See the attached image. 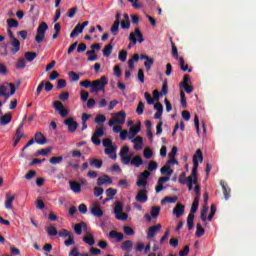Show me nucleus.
Segmentation results:
<instances>
[{"label": "nucleus", "instance_id": "obj_1", "mask_svg": "<svg viewBox=\"0 0 256 256\" xmlns=\"http://www.w3.org/2000/svg\"><path fill=\"white\" fill-rule=\"evenodd\" d=\"M109 83L107 77L102 76L100 79L92 81L91 93H99V91H105V86Z\"/></svg>", "mask_w": 256, "mask_h": 256}, {"label": "nucleus", "instance_id": "obj_2", "mask_svg": "<svg viewBox=\"0 0 256 256\" xmlns=\"http://www.w3.org/2000/svg\"><path fill=\"white\" fill-rule=\"evenodd\" d=\"M197 159H199L200 163H203V152L201 151V149L196 150L193 156V168L191 175L189 176L192 177V179H195V177H197V169H199V161H197Z\"/></svg>", "mask_w": 256, "mask_h": 256}, {"label": "nucleus", "instance_id": "obj_3", "mask_svg": "<svg viewBox=\"0 0 256 256\" xmlns=\"http://www.w3.org/2000/svg\"><path fill=\"white\" fill-rule=\"evenodd\" d=\"M125 119H127V113H125V111H120L116 113L112 119L109 120L108 125L110 127L115 125H124Z\"/></svg>", "mask_w": 256, "mask_h": 256}, {"label": "nucleus", "instance_id": "obj_4", "mask_svg": "<svg viewBox=\"0 0 256 256\" xmlns=\"http://www.w3.org/2000/svg\"><path fill=\"white\" fill-rule=\"evenodd\" d=\"M49 29V25H47V22H42L39 24L35 36L36 43H43L45 40V33H47V30Z\"/></svg>", "mask_w": 256, "mask_h": 256}, {"label": "nucleus", "instance_id": "obj_5", "mask_svg": "<svg viewBox=\"0 0 256 256\" xmlns=\"http://www.w3.org/2000/svg\"><path fill=\"white\" fill-rule=\"evenodd\" d=\"M59 237H68L67 240L64 241V245L66 247H71V245H75V236L73 235V232L67 230V229H61L58 232Z\"/></svg>", "mask_w": 256, "mask_h": 256}, {"label": "nucleus", "instance_id": "obj_6", "mask_svg": "<svg viewBox=\"0 0 256 256\" xmlns=\"http://www.w3.org/2000/svg\"><path fill=\"white\" fill-rule=\"evenodd\" d=\"M114 213L116 215V219H118L119 221L127 220L128 216L123 212V203L121 201H116Z\"/></svg>", "mask_w": 256, "mask_h": 256}, {"label": "nucleus", "instance_id": "obj_7", "mask_svg": "<svg viewBox=\"0 0 256 256\" xmlns=\"http://www.w3.org/2000/svg\"><path fill=\"white\" fill-rule=\"evenodd\" d=\"M129 41H131L132 45H137L138 43H143L145 39L143 38V33H141V30L139 28H135L134 32L130 33Z\"/></svg>", "mask_w": 256, "mask_h": 256}, {"label": "nucleus", "instance_id": "obj_8", "mask_svg": "<svg viewBox=\"0 0 256 256\" xmlns=\"http://www.w3.org/2000/svg\"><path fill=\"white\" fill-rule=\"evenodd\" d=\"M149 177H151V172L148 170L142 172L136 182L137 187H147V179H149Z\"/></svg>", "mask_w": 256, "mask_h": 256}, {"label": "nucleus", "instance_id": "obj_9", "mask_svg": "<svg viewBox=\"0 0 256 256\" xmlns=\"http://www.w3.org/2000/svg\"><path fill=\"white\" fill-rule=\"evenodd\" d=\"M54 109L55 111H58L59 115L63 118L69 115V110H67V108L63 106V103L61 101H54Z\"/></svg>", "mask_w": 256, "mask_h": 256}, {"label": "nucleus", "instance_id": "obj_10", "mask_svg": "<svg viewBox=\"0 0 256 256\" xmlns=\"http://www.w3.org/2000/svg\"><path fill=\"white\" fill-rule=\"evenodd\" d=\"M64 124L67 125L69 133H75L79 124L72 117H69L64 120Z\"/></svg>", "mask_w": 256, "mask_h": 256}, {"label": "nucleus", "instance_id": "obj_11", "mask_svg": "<svg viewBox=\"0 0 256 256\" xmlns=\"http://www.w3.org/2000/svg\"><path fill=\"white\" fill-rule=\"evenodd\" d=\"M10 45H11V53L12 55H17L19 51H21V42L17 38H13L10 40Z\"/></svg>", "mask_w": 256, "mask_h": 256}, {"label": "nucleus", "instance_id": "obj_12", "mask_svg": "<svg viewBox=\"0 0 256 256\" xmlns=\"http://www.w3.org/2000/svg\"><path fill=\"white\" fill-rule=\"evenodd\" d=\"M5 198V208L8 209V211L13 210V201H15V195H11V192H7Z\"/></svg>", "mask_w": 256, "mask_h": 256}, {"label": "nucleus", "instance_id": "obj_13", "mask_svg": "<svg viewBox=\"0 0 256 256\" xmlns=\"http://www.w3.org/2000/svg\"><path fill=\"white\" fill-rule=\"evenodd\" d=\"M161 231V224H157L148 228L147 239H153Z\"/></svg>", "mask_w": 256, "mask_h": 256}, {"label": "nucleus", "instance_id": "obj_14", "mask_svg": "<svg viewBox=\"0 0 256 256\" xmlns=\"http://www.w3.org/2000/svg\"><path fill=\"white\" fill-rule=\"evenodd\" d=\"M136 201H138L139 203H147V189H141L138 191L136 197H135Z\"/></svg>", "mask_w": 256, "mask_h": 256}, {"label": "nucleus", "instance_id": "obj_15", "mask_svg": "<svg viewBox=\"0 0 256 256\" xmlns=\"http://www.w3.org/2000/svg\"><path fill=\"white\" fill-rule=\"evenodd\" d=\"M141 131V122H138L135 126L130 127L128 139H135L137 133Z\"/></svg>", "mask_w": 256, "mask_h": 256}, {"label": "nucleus", "instance_id": "obj_16", "mask_svg": "<svg viewBox=\"0 0 256 256\" xmlns=\"http://www.w3.org/2000/svg\"><path fill=\"white\" fill-rule=\"evenodd\" d=\"M111 183H113V179H111L109 175H103L97 179V185L99 187L103 185H111Z\"/></svg>", "mask_w": 256, "mask_h": 256}, {"label": "nucleus", "instance_id": "obj_17", "mask_svg": "<svg viewBox=\"0 0 256 256\" xmlns=\"http://www.w3.org/2000/svg\"><path fill=\"white\" fill-rule=\"evenodd\" d=\"M169 179H171L169 176L160 177L158 179V184L155 187L156 193H161V191H163V189H165V187H163V183H167V181H169Z\"/></svg>", "mask_w": 256, "mask_h": 256}, {"label": "nucleus", "instance_id": "obj_18", "mask_svg": "<svg viewBox=\"0 0 256 256\" xmlns=\"http://www.w3.org/2000/svg\"><path fill=\"white\" fill-rule=\"evenodd\" d=\"M220 185H221V187H222L224 199H225L226 201H229V197H231V188H229V186L227 185V183H225L224 181H221V182H220Z\"/></svg>", "mask_w": 256, "mask_h": 256}, {"label": "nucleus", "instance_id": "obj_19", "mask_svg": "<svg viewBox=\"0 0 256 256\" xmlns=\"http://www.w3.org/2000/svg\"><path fill=\"white\" fill-rule=\"evenodd\" d=\"M185 213V206L181 203L176 204V206L173 209V215L176 217H181Z\"/></svg>", "mask_w": 256, "mask_h": 256}, {"label": "nucleus", "instance_id": "obj_20", "mask_svg": "<svg viewBox=\"0 0 256 256\" xmlns=\"http://www.w3.org/2000/svg\"><path fill=\"white\" fill-rule=\"evenodd\" d=\"M90 213H92L94 217H103V210H101V207L97 204H93L90 207Z\"/></svg>", "mask_w": 256, "mask_h": 256}, {"label": "nucleus", "instance_id": "obj_21", "mask_svg": "<svg viewBox=\"0 0 256 256\" xmlns=\"http://www.w3.org/2000/svg\"><path fill=\"white\" fill-rule=\"evenodd\" d=\"M197 183H199V178L198 177L193 178V176H188L187 177V182H186V185L188 187V191H193V185H197Z\"/></svg>", "mask_w": 256, "mask_h": 256}, {"label": "nucleus", "instance_id": "obj_22", "mask_svg": "<svg viewBox=\"0 0 256 256\" xmlns=\"http://www.w3.org/2000/svg\"><path fill=\"white\" fill-rule=\"evenodd\" d=\"M70 189L73 193H81V184L75 180L69 181Z\"/></svg>", "mask_w": 256, "mask_h": 256}, {"label": "nucleus", "instance_id": "obj_23", "mask_svg": "<svg viewBox=\"0 0 256 256\" xmlns=\"http://www.w3.org/2000/svg\"><path fill=\"white\" fill-rule=\"evenodd\" d=\"M120 249H122V251H128V253H131V251H133V241L126 240L122 242Z\"/></svg>", "mask_w": 256, "mask_h": 256}, {"label": "nucleus", "instance_id": "obj_24", "mask_svg": "<svg viewBox=\"0 0 256 256\" xmlns=\"http://www.w3.org/2000/svg\"><path fill=\"white\" fill-rule=\"evenodd\" d=\"M108 236H109L110 239H116V241L118 243L121 242V240L124 239V237H125L123 235V233H119V232H117L115 230L110 231Z\"/></svg>", "mask_w": 256, "mask_h": 256}, {"label": "nucleus", "instance_id": "obj_25", "mask_svg": "<svg viewBox=\"0 0 256 256\" xmlns=\"http://www.w3.org/2000/svg\"><path fill=\"white\" fill-rule=\"evenodd\" d=\"M34 139L38 145H45L47 143V138H45V135H43L41 132H37L34 136Z\"/></svg>", "mask_w": 256, "mask_h": 256}, {"label": "nucleus", "instance_id": "obj_26", "mask_svg": "<svg viewBox=\"0 0 256 256\" xmlns=\"http://www.w3.org/2000/svg\"><path fill=\"white\" fill-rule=\"evenodd\" d=\"M83 229H87V224L85 222H80L74 225V232L76 235H82Z\"/></svg>", "mask_w": 256, "mask_h": 256}, {"label": "nucleus", "instance_id": "obj_27", "mask_svg": "<svg viewBox=\"0 0 256 256\" xmlns=\"http://www.w3.org/2000/svg\"><path fill=\"white\" fill-rule=\"evenodd\" d=\"M176 61H179L181 71H188V73L193 71L192 68H189L188 64H185V59H183V57L178 58Z\"/></svg>", "mask_w": 256, "mask_h": 256}, {"label": "nucleus", "instance_id": "obj_28", "mask_svg": "<svg viewBox=\"0 0 256 256\" xmlns=\"http://www.w3.org/2000/svg\"><path fill=\"white\" fill-rule=\"evenodd\" d=\"M12 119L13 115L11 113H6L0 118V125H9Z\"/></svg>", "mask_w": 256, "mask_h": 256}, {"label": "nucleus", "instance_id": "obj_29", "mask_svg": "<svg viewBox=\"0 0 256 256\" xmlns=\"http://www.w3.org/2000/svg\"><path fill=\"white\" fill-rule=\"evenodd\" d=\"M89 163L91 167H95L96 169H101V167H103V160L97 158H90Z\"/></svg>", "mask_w": 256, "mask_h": 256}, {"label": "nucleus", "instance_id": "obj_30", "mask_svg": "<svg viewBox=\"0 0 256 256\" xmlns=\"http://www.w3.org/2000/svg\"><path fill=\"white\" fill-rule=\"evenodd\" d=\"M130 165H134V167L139 168L141 165H143V158L141 156L136 155L131 159Z\"/></svg>", "mask_w": 256, "mask_h": 256}, {"label": "nucleus", "instance_id": "obj_31", "mask_svg": "<svg viewBox=\"0 0 256 256\" xmlns=\"http://www.w3.org/2000/svg\"><path fill=\"white\" fill-rule=\"evenodd\" d=\"M83 26H81V23H78L75 28L73 29V31L70 33V37L71 39H73V37H77V35H79L80 33H83Z\"/></svg>", "mask_w": 256, "mask_h": 256}, {"label": "nucleus", "instance_id": "obj_32", "mask_svg": "<svg viewBox=\"0 0 256 256\" xmlns=\"http://www.w3.org/2000/svg\"><path fill=\"white\" fill-rule=\"evenodd\" d=\"M197 209H199V197L194 198L189 215H195V213H197Z\"/></svg>", "mask_w": 256, "mask_h": 256}, {"label": "nucleus", "instance_id": "obj_33", "mask_svg": "<svg viewBox=\"0 0 256 256\" xmlns=\"http://www.w3.org/2000/svg\"><path fill=\"white\" fill-rule=\"evenodd\" d=\"M46 231H47L49 237H55V236L59 235V231H57L55 224H52L48 228H46Z\"/></svg>", "mask_w": 256, "mask_h": 256}, {"label": "nucleus", "instance_id": "obj_34", "mask_svg": "<svg viewBox=\"0 0 256 256\" xmlns=\"http://www.w3.org/2000/svg\"><path fill=\"white\" fill-rule=\"evenodd\" d=\"M106 195H107L108 198H106L105 202L111 201V199H113V197L117 195V189H115V188H108L106 190Z\"/></svg>", "mask_w": 256, "mask_h": 256}, {"label": "nucleus", "instance_id": "obj_35", "mask_svg": "<svg viewBox=\"0 0 256 256\" xmlns=\"http://www.w3.org/2000/svg\"><path fill=\"white\" fill-rule=\"evenodd\" d=\"M159 213H161V207L159 206H153L150 210L152 219H157V217H159Z\"/></svg>", "mask_w": 256, "mask_h": 256}, {"label": "nucleus", "instance_id": "obj_36", "mask_svg": "<svg viewBox=\"0 0 256 256\" xmlns=\"http://www.w3.org/2000/svg\"><path fill=\"white\" fill-rule=\"evenodd\" d=\"M14 137H15V140L13 143V147H17V145H19V141H21V139H23V137H25V133L16 131Z\"/></svg>", "mask_w": 256, "mask_h": 256}, {"label": "nucleus", "instance_id": "obj_37", "mask_svg": "<svg viewBox=\"0 0 256 256\" xmlns=\"http://www.w3.org/2000/svg\"><path fill=\"white\" fill-rule=\"evenodd\" d=\"M83 241L87 245H90V246L95 245V238L93 237V234H88V235L84 236Z\"/></svg>", "mask_w": 256, "mask_h": 256}, {"label": "nucleus", "instance_id": "obj_38", "mask_svg": "<svg viewBox=\"0 0 256 256\" xmlns=\"http://www.w3.org/2000/svg\"><path fill=\"white\" fill-rule=\"evenodd\" d=\"M160 173L162 175H173V169H171V166H169V164H166L165 166H163L161 169H160Z\"/></svg>", "mask_w": 256, "mask_h": 256}, {"label": "nucleus", "instance_id": "obj_39", "mask_svg": "<svg viewBox=\"0 0 256 256\" xmlns=\"http://www.w3.org/2000/svg\"><path fill=\"white\" fill-rule=\"evenodd\" d=\"M113 52V45L111 43L107 44L104 49L102 50L104 57H109L111 53Z\"/></svg>", "mask_w": 256, "mask_h": 256}, {"label": "nucleus", "instance_id": "obj_40", "mask_svg": "<svg viewBox=\"0 0 256 256\" xmlns=\"http://www.w3.org/2000/svg\"><path fill=\"white\" fill-rule=\"evenodd\" d=\"M194 221H195V215L194 214H189L188 218H187V227H188L189 231L193 230Z\"/></svg>", "mask_w": 256, "mask_h": 256}, {"label": "nucleus", "instance_id": "obj_41", "mask_svg": "<svg viewBox=\"0 0 256 256\" xmlns=\"http://www.w3.org/2000/svg\"><path fill=\"white\" fill-rule=\"evenodd\" d=\"M126 20H122L120 22L121 28L122 29H129L131 27V22L129 21V15L125 14L124 15Z\"/></svg>", "mask_w": 256, "mask_h": 256}, {"label": "nucleus", "instance_id": "obj_42", "mask_svg": "<svg viewBox=\"0 0 256 256\" xmlns=\"http://www.w3.org/2000/svg\"><path fill=\"white\" fill-rule=\"evenodd\" d=\"M121 22L119 20L115 21L110 29L112 35H118L119 33V25Z\"/></svg>", "mask_w": 256, "mask_h": 256}, {"label": "nucleus", "instance_id": "obj_43", "mask_svg": "<svg viewBox=\"0 0 256 256\" xmlns=\"http://www.w3.org/2000/svg\"><path fill=\"white\" fill-rule=\"evenodd\" d=\"M153 63H155V59L153 58H148L145 62H144V67L146 69V71H151V67H153Z\"/></svg>", "mask_w": 256, "mask_h": 256}, {"label": "nucleus", "instance_id": "obj_44", "mask_svg": "<svg viewBox=\"0 0 256 256\" xmlns=\"http://www.w3.org/2000/svg\"><path fill=\"white\" fill-rule=\"evenodd\" d=\"M177 199V196H167L161 201V204L165 205V203H177Z\"/></svg>", "mask_w": 256, "mask_h": 256}, {"label": "nucleus", "instance_id": "obj_45", "mask_svg": "<svg viewBox=\"0 0 256 256\" xmlns=\"http://www.w3.org/2000/svg\"><path fill=\"white\" fill-rule=\"evenodd\" d=\"M24 57H25L26 61H29L31 63V61H33L37 58V54L35 52H26L24 54Z\"/></svg>", "mask_w": 256, "mask_h": 256}, {"label": "nucleus", "instance_id": "obj_46", "mask_svg": "<svg viewBox=\"0 0 256 256\" xmlns=\"http://www.w3.org/2000/svg\"><path fill=\"white\" fill-rule=\"evenodd\" d=\"M107 121V117H105V115L103 114H98L95 117V123H97V125H101L103 123H105Z\"/></svg>", "mask_w": 256, "mask_h": 256}, {"label": "nucleus", "instance_id": "obj_47", "mask_svg": "<svg viewBox=\"0 0 256 256\" xmlns=\"http://www.w3.org/2000/svg\"><path fill=\"white\" fill-rule=\"evenodd\" d=\"M50 151H53V147H48L45 149L38 150L36 152V155H42L43 157H47V155H49Z\"/></svg>", "mask_w": 256, "mask_h": 256}, {"label": "nucleus", "instance_id": "obj_48", "mask_svg": "<svg viewBox=\"0 0 256 256\" xmlns=\"http://www.w3.org/2000/svg\"><path fill=\"white\" fill-rule=\"evenodd\" d=\"M209 211V208L207 206H203L200 214L201 221L205 222L207 221V212Z\"/></svg>", "mask_w": 256, "mask_h": 256}, {"label": "nucleus", "instance_id": "obj_49", "mask_svg": "<svg viewBox=\"0 0 256 256\" xmlns=\"http://www.w3.org/2000/svg\"><path fill=\"white\" fill-rule=\"evenodd\" d=\"M49 161L51 165H59L63 161V156H54Z\"/></svg>", "mask_w": 256, "mask_h": 256}, {"label": "nucleus", "instance_id": "obj_50", "mask_svg": "<svg viewBox=\"0 0 256 256\" xmlns=\"http://www.w3.org/2000/svg\"><path fill=\"white\" fill-rule=\"evenodd\" d=\"M205 235V229L201 227V224L196 225V237H203Z\"/></svg>", "mask_w": 256, "mask_h": 256}, {"label": "nucleus", "instance_id": "obj_51", "mask_svg": "<svg viewBox=\"0 0 256 256\" xmlns=\"http://www.w3.org/2000/svg\"><path fill=\"white\" fill-rule=\"evenodd\" d=\"M95 137H103L105 135V127L101 126L99 128H96L94 134Z\"/></svg>", "mask_w": 256, "mask_h": 256}, {"label": "nucleus", "instance_id": "obj_52", "mask_svg": "<svg viewBox=\"0 0 256 256\" xmlns=\"http://www.w3.org/2000/svg\"><path fill=\"white\" fill-rule=\"evenodd\" d=\"M7 25L10 29L15 28V27H19V21L15 20L13 18H10V19L7 20Z\"/></svg>", "mask_w": 256, "mask_h": 256}, {"label": "nucleus", "instance_id": "obj_53", "mask_svg": "<svg viewBox=\"0 0 256 256\" xmlns=\"http://www.w3.org/2000/svg\"><path fill=\"white\" fill-rule=\"evenodd\" d=\"M25 179H27V181H31V179L37 177V171L35 170H30L28 171V173L25 174Z\"/></svg>", "mask_w": 256, "mask_h": 256}, {"label": "nucleus", "instance_id": "obj_54", "mask_svg": "<svg viewBox=\"0 0 256 256\" xmlns=\"http://www.w3.org/2000/svg\"><path fill=\"white\" fill-rule=\"evenodd\" d=\"M25 67H27L25 58L19 59L18 62L16 63V69H25Z\"/></svg>", "mask_w": 256, "mask_h": 256}, {"label": "nucleus", "instance_id": "obj_55", "mask_svg": "<svg viewBox=\"0 0 256 256\" xmlns=\"http://www.w3.org/2000/svg\"><path fill=\"white\" fill-rule=\"evenodd\" d=\"M118 59L122 61V63H125L127 61V51L121 50L119 52Z\"/></svg>", "mask_w": 256, "mask_h": 256}, {"label": "nucleus", "instance_id": "obj_56", "mask_svg": "<svg viewBox=\"0 0 256 256\" xmlns=\"http://www.w3.org/2000/svg\"><path fill=\"white\" fill-rule=\"evenodd\" d=\"M143 111H145V104H143V102L140 101V102L138 103V106H137V109H136V113H137L138 115H143Z\"/></svg>", "mask_w": 256, "mask_h": 256}, {"label": "nucleus", "instance_id": "obj_57", "mask_svg": "<svg viewBox=\"0 0 256 256\" xmlns=\"http://www.w3.org/2000/svg\"><path fill=\"white\" fill-rule=\"evenodd\" d=\"M67 87V80L59 79L56 88L57 89H65Z\"/></svg>", "mask_w": 256, "mask_h": 256}, {"label": "nucleus", "instance_id": "obj_58", "mask_svg": "<svg viewBox=\"0 0 256 256\" xmlns=\"http://www.w3.org/2000/svg\"><path fill=\"white\" fill-rule=\"evenodd\" d=\"M172 43V55L174 57V59H180L179 58V51L177 50V46H175V43L171 42Z\"/></svg>", "mask_w": 256, "mask_h": 256}, {"label": "nucleus", "instance_id": "obj_59", "mask_svg": "<svg viewBox=\"0 0 256 256\" xmlns=\"http://www.w3.org/2000/svg\"><path fill=\"white\" fill-rule=\"evenodd\" d=\"M75 13H77V7H73V8H70L68 11H67V17H69L70 19H73V17H75Z\"/></svg>", "mask_w": 256, "mask_h": 256}, {"label": "nucleus", "instance_id": "obj_60", "mask_svg": "<svg viewBox=\"0 0 256 256\" xmlns=\"http://www.w3.org/2000/svg\"><path fill=\"white\" fill-rule=\"evenodd\" d=\"M124 233L125 235H135V230H133V228H131V226H124Z\"/></svg>", "mask_w": 256, "mask_h": 256}, {"label": "nucleus", "instance_id": "obj_61", "mask_svg": "<svg viewBox=\"0 0 256 256\" xmlns=\"http://www.w3.org/2000/svg\"><path fill=\"white\" fill-rule=\"evenodd\" d=\"M144 157H145V159H151V157H153V150L150 148H145L144 149Z\"/></svg>", "mask_w": 256, "mask_h": 256}, {"label": "nucleus", "instance_id": "obj_62", "mask_svg": "<svg viewBox=\"0 0 256 256\" xmlns=\"http://www.w3.org/2000/svg\"><path fill=\"white\" fill-rule=\"evenodd\" d=\"M158 164L155 161H150L148 164V171H155V169H157Z\"/></svg>", "mask_w": 256, "mask_h": 256}, {"label": "nucleus", "instance_id": "obj_63", "mask_svg": "<svg viewBox=\"0 0 256 256\" xmlns=\"http://www.w3.org/2000/svg\"><path fill=\"white\" fill-rule=\"evenodd\" d=\"M121 157V161L123 163V165H129V163L131 164V156H120Z\"/></svg>", "mask_w": 256, "mask_h": 256}, {"label": "nucleus", "instance_id": "obj_64", "mask_svg": "<svg viewBox=\"0 0 256 256\" xmlns=\"http://www.w3.org/2000/svg\"><path fill=\"white\" fill-rule=\"evenodd\" d=\"M60 101H67L69 99V92L64 91L59 95Z\"/></svg>", "mask_w": 256, "mask_h": 256}]
</instances>
